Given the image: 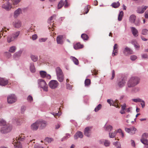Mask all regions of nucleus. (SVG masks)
<instances>
[{
  "instance_id": "obj_30",
  "label": "nucleus",
  "mask_w": 148,
  "mask_h": 148,
  "mask_svg": "<svg viewBox=\"0 0 148 148\" xmlns=\"http://www.w3.org/2000/svg\"><path fill=\"white\" fill-rule=\"evenodd\" d=\"M130 134L133 135L135 134L136 129L134 127H132L130 128Z\"/></svg>"
},
{
  "instance_id": "obj_21",
  "label": "nucleus",
  "mask_w": 148,
  "mask_h": 148,
  "mask_svg": "<svg viewBox=\"0 0 148 148\" xmlns=\"http://www.w3.org/2000/svg\"><path fill=\"white\" fill-rule=\"evenodd\" d=\"M104 128L106 131L110 132L112 130L113 127L110 125H107L106 124L104 125Z\"/></svg>"
},
{
  "instance_id": "obj_38",
  "label": "nucleus",
  "mask_w": 148,
  "mask_h": 148,
  "mask_svg": "<svg viewBox=\"0 0 148 148\" xmlns=\"http://www.w3.org/2000/svg\"><path fill=\"white\" fill-rule=\"evenodd\" d=\"M116 135V132L114 131L112 132H109V136L110 138H113Z\"/></svg>"
},
{
  "instance_id": "obj_36",
  "label": "nucleus",
  "mask_w": 148,
  "mask_h": 148,
  "mask_svg": "<svg viewBox=\"0 0 148 148\" xmlns=\"http://www.w3.org/2000/svg\"><path fill=\"white\" fill-rule=\"evenodd\" d=\"M140 141L144 144L145 145H148V141L146 139L142 138Z\"/></svg>"
},
{
  "instance_id": "obj_12",
  "label": "nucleus",
  "mask_w": 148,
  "mask_h": 148,
  "mask_svg": "<svg viewBox=\"0 0 148 148\" xmlns=\"http://www.w3.org/2000/svg\"><path fill=\"white\" fill-rule=\"evenodd\" d=\"M147 8V6L144 5H142L141 7H139L137 8L136 12L138 13L142 14L145 12Z\"/></svg>"
},
{
  "instance_id": "obj_29",
  "label": "nucleus",
  "mask_w": 148,
  "mask_h": 148,
  "mask_svg": "<svg viewBox=\"0 0 148 148\" xmlns=\"http://www.w3.org/2000/svg\"><path fill=\"white\" fill-rule=\"evenodd\" d=\"M57 78L58 80L60 82H63L64 79V74L61 75L57 76Z\"/></svg>"
},
{
  "instance_id": "obj_2",
  "label": "nucleus",
  "mask_w": 148,
  "mask_h": 148,
  "mask_svg": "<svg viewBox=\"0 0 148 148\" xmlns=\"http://www.w3.org/2000/svg\"><path fill=\"white\" fill-rule=\"evenodd\" d=\"M38 87L43 89L44 91L47 92L48 90V85L46 82L42 79H38L37 80Z\"/></svg>"
},
{
  "instance_id": "obj_19",
  "label": "nucleus",
  "mask_w": 148,
  "mask_h": 148,
  "mask_svg": "<svg viewBox=\"0 0 148 148\" xmlns=\"http://www.w3.org/2000/svg\"><path fill=\"white\" fill-rule=\"evenodd\" d=\"M63 36L62 35H59L56 38V41L57 43L58 44L62 45L64 41L63 40Z\"/></svg>"
},
{
  "instance_id": "obj_18",
  "label": "nucleus",
  "mask_w": 148,
  "mask_h": 148,
  "mask_svg": "<svg viewBox=\"0 0 148 148\" xmlns=\"http://www.w3.org/2000/svg\"><path fill=\"white\" fill-rule=\"evenodd\" d=\"M21 13V9L20 8H18L14 12V17L15 18H16Z\"/></svg>"
},
{
  "instance_id": "obj_58",
  "label": "nucleus",
  "mask_w": 148,
  "mask_h": 148,
  "mask_svg": "<svg viewBox=\"0 0 148 148\" xmlns=\"http://www.w3.org/2000/svg\"><path fill=\"white\" fill-rule=\"evenodd\" d=\"M5 53V55L8 58H10L11 56V54L9 52H6Z\"/></svg>"
},
{
  "instance_id": "obj_47",
  "label": "nucleus",
  "mask_w": 148,
  "mask_h": 148,
  "mask_svg": "<svg viewBox=\"0 0 148 148\" xmlns=\"http://www.w3.org/2000/svg\"><path fill=\"white\" fill-rule=\"evenodd\" d=\"M137 58V57L135 55H132L130 57V59L132 61H134Z\"/></svg>"
},
{
  "instance_id": "obj_44",
  "label": "nucleus",
  "mask_w": 148,
  "mask_h": 148,
  "mask_svg": "<svg viewBox=\"0 0 148 148\" xmlns=\"http://www.w3.org/2000/svg\"><path fill=\"white\" fill-rule=\"evenodd\" d=\"M140 90V88L138 87H136L133 88L132 89V91L134 92H136L139 91Z\"/></svg>"
},
{
  "instance_id": "obj_61",
  "label": "nucleus",
  "mask_w": 148,
  "mask_h": 148,
  "mask_svg": "<svg viewBox=\"0 0 148 148\" xmlns=\"http://www.w3.org/2000/svg\"><path fill=\"white\" fill-rule=\"evenodd\" d=\"M131 145L133 147H135V144L134 141L132 140H131Z\"/></svg>"
},
{
  "instance_id": "obj_7",
  "label": "nucleus",
  "mask_w": 148,
  "mask_h": 148,
  "mask_svg": "<svg viewBox=\"0 0 148 148\" xmlns=\"http://www.w3.org/2000/svg\"><path fill=\"white\" fill-rule=\"evenodd\" d=\"M49 87L52 89H55L59 86V83L56 80H51L48 84Z\"/></svg>"
},
{
  "instance_id": "obj_20",
  "label": "nucleus",
  "mask_w": 148,
  "mask_h": 148,
  "mask_svg": "<svg viewBox=\"0 0 148 148\" xmlns=\"http://www.w3.org/2000/svg\"><path fill=\"white\" fill-rule=\"evenodd\" d=\"M83 136L82 133L80 131H78L74 135V138L76 140L78 138H82Z\"/></svg>"
},
{
  "instance_id": "obj_8",
  "label": "nucleus",
  "mask_w": 148,
  "mask_h": 148,
  "mask_svg": "<svg viewBox=\"0 0 148 148\" xmlns=\"http://www.w3.org/2000/svg\"><path fill=\"white\" fill-rule=\"evenodd\" d=\"M17 100L16 96L14 94L9 95L7 97V101L9 103H13L15 102Z\"/></svg>"
},
{
  "instance_id": "obj_34",
  "label": "nucleus",
  "mask_w": 148,
  "mask_h": 148,
  "mask_svg": "<svg viewBox=\"0 0 148 148\" xmlns=\"http://www.w3.org/2000/svg\"><path fill=\"white\" fill-rule=\"evenodd\" d=\"M120 4L119 1H117L116 2H114L112 3L111 5L113 8H117L120 5Z\"/></svg>"
},
{
  "instance_id": "obj_48",
  "label": "nucleus",
  "mask_w": 148,
  "mask_h": 148,
  "mask_svg": "<svg viewBox=\"0 0 148 148\" xmlns=\"http://www.w3.org/2000/svg\"><path fill=\"white\" fill-rule=\"evenodd\" d=\"M141 103L140 104L141 105V106L143 108L145 106V101L141 99L140 102Z\"/></svg>"
},
{
  "instance_id": "obj_40",
  "label": "nucleus",
  "mask_w": 148,
  "mask_h": 148,
  "mask_svg": "<svg viewBox=\"0 0 148 148\" xmlns=\"http://www.w3.org/2000/svg\"><path fill=\"white\" fill-rule=\"evenodd\" d=\"M70 136L71 135L70 134L68 133L66 134V135L64 136L62 138L61 141H62L63 140H66L68 138H69L70 137Z\"/></svg>"
},
{
  "instance_id": "obj_46",
  "label": "nucleus",
  "mask_w": 148,
  "mask_h": 148,
  "mask_svg": "<svg viewBox=\"0 0 148 148\" xmlns=\"http://www.w3.org/2000/svg\"><path fill=\"white\" fill-rule=\"evenodd\" d=\"M110 144V142L107 140H105L104 143V145L106 147L109 146Z\"/></svg>"
},
{
  "instance_id": "obj_64",
  "label": "nucleus",
  "mask_w": 148,
  "mask_h": 148,
  "mask_svg": "<svg viewBox=\"0 0 148 148\" xmlns=\"http://www.w3.org/2000/svg\"><path fill=\"white\" fill-rule=\"evenodd\" d=\"M34 148H45L43 147L38 145H35L34 146Z\"/></svg>"
},
{
  "instance_id": "obj_35",
  "label": "nucleus",
  "mask_w": 148,
  "mask_h": 148,
  "mask_svg": "<svg viewBox=\"0 0 148 148\" xmlns=\"http://www.w3.org/2000/svg\"><path fill=\"white\" fill-rule=\"evenodd\" d=\"M102 108V105L101 104H99L94 109V111L95 112H97L100 110Z\"/></svg>"
},
{
  "instance_id": "obj_57",
  "label": "nucleus",
  "mask_w": 148,
  "mask_h": 148,
  "mask_svg": "<svg viewBox=\"0 0 148 148\" xmlns=\"http://www.w3.org/2000/svg\"><path fill=\"white\" fill-rule=\"evenodd\" d=\"M37 36L36 34H35L32 36V39L33 40H36L37 38Z\"/></svg>"
},
{
  "instance_id": "obj_1",
  "label": "nucleus",
  "mask_w": 148,
  "mask_h": 148,
  "mask_svg": "<svg viewBox=\"0 0 148 148\" xmlns=\"http://www.w3.org/2000/svg\"><path fill=\"white\" fill-rule=\"evenodd\" d=\"M140 79L137 77L132 76L129 78L127 80V85L128 88L134 87L139 84Z\"/></svg>"
},
{
  "instance_id": "obj_62",
  "label": "nucleus",
  "mask_w": 148,
  "mask_h": 148,
  "mask_svg": "<svg viewBox=\"0 0 148 148\" xmlns=\"http://www.w3.org/2000/svg\"><path fill=\"white\" fill-rule=\"evenodd\" d=\"M53 18H52V17H50L48 19L47 22L49 23H50L51 22V21L53 19Z\"/></svg>"
},
{
  "instance_id": "obj_31",
  "label": "nucleus",
  "mask_w": 148,
  "mask_h": 148,
  "mask_svg": "<svg viewBox=\"0 0 148 148\" xmlns=\"http://www.w3.org/2000/svg\"><path fill=\"white\" fill-rule=\"evenodd\" d=\"M40 74L41 77L44 78L46 77L47 73L45 71H41L40 72Z\"/></svg>"
},
{
  "instance_id": "obj_55",
  "label": "nucleus",
  "mask_w": 148,
  "mask_h": 148,
  "mask_svg": "<svg viewBox=\"0 0 148 148\" xmlns=\"http://www.w3.org/2000/svg\"><path fill=\"white\" fill-rule=\"evenodd\" d=\"M113 100L111 99H108L107 100V102L110 104V106H111L112 105V102H113Z\"/></svg>"
},
{
  "instance_id": "obj_53",
  "label": "nucleus",
  "mask_w": 148,
  "mask_h": 148,
  "mask_svg": "<svg viewBox=\"0 0 148 148\" xmlns=\"http://www.w3.org/2000/svg\"><path fill=\"white\" fill-rule=\"evenodd\" d=\"M21 0H13V3L14 5H16L19 3Z\"/></svg>"
},
{
  "instance_id": "obj_4",
  "label": "nucleus",
  "mask_w": 148,
  "mask_h": 148,
  "mask_svg": "<svg viewBox=\"0 0 148 148\" xmlns=\"http://www.w3.org/2000/svg\"><path fill=\"white\" fill-rule=\"evenodd\" d=\"M12 127L8 124L4 125L1 127V132L2 133L5 134L10 132L12 130Z\"/></svg>"
},
{
  "instance_id": "obj_17",
  "label": "nucleus",
  "mask_w": 148,
  "mask_h": 148,
  "mask_svg": "<svg viewBox=\"0 0 148 148\" xmlns=\"http://www.w3.org/2000/svg\"><path fill=\"white\" fill-rule=\"evenodd\" d=\"M8 83V81L4 78L0 77V85L4 86Z\"/></svg>"
},
{
  "instance_id": "obj_6",
  "label": "nucleus",
  "mask_w": 148,
  "mask_h": 148,
  "mask_svg": "<svg viewBox=\"0 0 148 148\" xmlns=\"http://www.w3.org/2000/svg\"><path fill=\"white\" fill-rule=\"evenodd\" d=\"M20 31H18L13 33L12 35L8 36L7 39V41L8 42L14 41L15 39L17 38L20 34Z\"/></svg>"
},
{
  "instance_id": "obj_41",
  "label": "nucleus",
  "mask_w": 148,
  "mask_h": 148,
  "mask_svg": "<svg viewBox=\"0 0 148 148\" xmlns=\"http://www.w3.org/2000/svg\"><path fill=\"white\" fill-rule=\"evenodd\" d=\"M90 80L89 79H86L85 81V86H88L90 85Z\"/></svg>"
},
{
  "instance_id": "obj_28",
  "label": "nucleus",
  "mask_w": 148,
  "mask_h": 148,
  "mask_svg": "<svg viewBox=\"0 0 148 148\" xmlns=\"http://www.w3.org/2000/svg\"><path fill=\"white\" fill-rule=\"evenodd\" d=\"M70 58L72 60L75 64L77 65L79 64L78 60L76 58L74 57L71 56L70 57Z\"/></svg>"
},
{
  "instance_id": "obj_11",
  "label": "nucleus",
  "mask_w": 148,
  "mask_h": 148,
  "mask_svg": "<svg viewBox=\"0 0 148 148\" xmlns=\"http://www.w3.org/2000/svg\"><path fill=\"white\" fill-rule=\"evenodd\" d=\"M126 80V79L124 77L119 80L118 81L117 85L119 87L122 88L124 87L125 85Z\"/></svg>"
},
{
  "instance_id": "obj_13",
  "label": "nucleus",
  "mask_w": 148,
  "mask_h": 148,
  "mask_svg": "<svg viewBox=\"0 0 148 148\" xmlns=\"http://www.w3.org/2000/svg\"><path fill=\"white\" fill-rule=\"evenodd\" d=\"M2 8L6 10L9 11L12 8L11 4L9 2H7L4 3L2 5Z\"/></svg>"
},
{
  "instance_id": "obj_45",
  "label": "nucleus",
  "mask_w": 148,
  "mask_h": 148,
  "mask_svg": "<svg viewBox=\"0 0 148 148\" xmlns=\"http://www.w3.org/2000/svg\"><path fill=\"white\" fill-rule=\"evenodd\" d=\"M6 124V122L3 119H2L0 120V125L1 126V127L3 125H5Z\"/></svg>"
},
{
  "instance_id": "obj_52",
  "label": "nucleus",
  "mask_w": 148,
  "mask_h": 148,
  "mask_svg": "<svg viewBox=\"0 0 148 148\" xmlns=\"http://www.w3.org/2000/svg\"><path fill=\"white\" fill-rule=\"evenodd\" d=\"M27 99L28 101L29 102H32L33 101V98L32 96L29 95L27 97Z\"/></svg>"
},
{
  "instance_id": "obj_5",
  "label": "nucleus",
  "mask_w": 148,
  "mask_h": 148,
  "mask_svg": "<svg viewBox=\"0 0 148 148\" xmlns=\"http://www.w3.org/2000/svg\"><path fill=\"white\" fill-rule=\"evenodd\" d=\"M129 22L132 23H134L137 26L140 25V21L139 19L136 20V16L134 14H132L129 18Z\"/></svg>"
},
{
  "instance_id": "obj_16",
  "label": "nucleus",
  "mask_w": 148,
  "mask_h": 148,
  "mask_svg": "<svg viewBox=\"0 0 148 148\" xmlns=\"http://www.w3.org/2000/svg\"><path fill=\"white\" fill-rule=\"evenodd\" d=\"M14 26L17 28H19L22 25L21 22L20 20H16L13 23Z\"/></svg>"
},
{
  "instance_id": "obj_50",
  "label": "nucleus",
  "mask_w": 148,
  "mask_h": 148,
  "mask_svg": "<svg viewBox=\"0 0 148 148\" xmlns=\"http://www.w3.org/2000/svg\"><path fill=\"white\" fill-rule=\"evenodd\" d=\"M26 109L25 106H23L21 107V112L22 113H23L25 112Z\"/></svg>"
},
{
  "instance_id": "obj_63",
  "label": "nucleus",
  "mask_w": 148,
  "mask_h": 148,
  "mask_svg": "<svg viewBox=\"0 0 148 148\" xmlns=\"http://www.w3.org/2000/svg\"><path fill=\"white\" fill-rule=\"evenodd\" d=\"M142 58H148V56L147 54H143L142 55Z\"/></svg>"
},
{
  "instance_id": "obj_49",
  "label": "nucleus",
  "mask_w": 148,
  "mask_h": 148,
  "mask_svg": "<svg viewBox=\"0 0 148 148\" xmlns=\"http://www.w3.org/2000/svg\"><path fill=\"white\" fill-rule=\"evenodd\" d=\"M141 99L140 98L133 99H132V100L133 101L135 102H140L141 100Z\"/></svg>"
},
{
  "instance_id": "obj_33",
  "label": "nucleus",
  "mask_w": 148,
  "mask_h": 148,
  "mask_svg": "<svg viewBox=\"0 0 148 148\" xmlns=\"http://www.w3.org/2000/svg\"><path fill=\"white\" fill-rule=\"evenodd\" d=\"M123 15V12L122 11H120L118 15V19L119 21H120L122 20Z\"/></svg>"
},
{
  "instance_id": "obj_37",
  "label": "nucleus",
  "mask_w": 148,
  "mask_h": 148,
  "mask_svg": "<svg viewBox=\"0 0 148 148\" xmlns=\"http://www.w3.org/2000/svg\"><path fill=\"white\" fill-rule=\"evenodd\" d=\"M53 140V139L52 138H46L45 139V142H47L48 143H51L52 141Z\"/></svg>"
},
{
  "instance_id": "obj_32",
  "label": "nucleus",
  "mask_w": 148,
  "mask_h": 148,
  "mask_svg": "<svg viewBox=\"0 0 148 148\" xmlns=\"http://www.w3.org/2000/svg\"><path fill=\"white\" fill-rule=\"evenodd\" d=\"M16 49V47L14 46L10 47L9 50V51L11 53H13L14 52Z\"/></svg>"
},
{
  "instance_id": "obj_24",
  "label": "nucleus",
  "mask_w": 148,
  "mask_h": 148,
  "mask_svg": "<svg viewBox=\"0 0 148 148\" xmlns=\"http://www.w3.org/2000/svg\"><path fill=\"white\" fill-rule=\"evenodd\" d=\"M83 45L79 43L78 42L75 44H73V47L75 50H77L83 47Z\"/></svg>"
},
{
  "instance_id": "obj_23",
  "label": "nucleus",
  "mask_w": 148,
  "mask_h": 148,
  "mask_svg": "<svg viewBox=\"0 0 148 148\" xmlns=\"http://www.w3.org/2000/svg\"><path fill=\"white\" fill-rule=\"evenodd\" d=\"M56 76L64 74L62 69L59 67H57L56 68Z\"/></svg>"
},
{
  "instance_id": "obj_56",
  "label": "nucleus",
  "mask_w": 148,
  "mask_h": 148,
  "mask_svg": "<svg viewBox=\"0 0 148 148\" xmlns=\"http://www.w3.org/2000/svg\"><path fill=\"white\" fill-rule=\"evenodd\" d=\"M67 89L69 90H71L72 89L71 86L69 84H67L66 85Z\"/></svg>"
},
{
  "instance_id": "obj_22",
  "label": "nucleus",
  "mask_w": 148,
  "mask_h": 148,
  "mask_svg": "<svg viewBox=\"0 0 148 148\" xmlns=\"http://www.w3.org/2000/svg\"><path fill=\"white\" fill-rule=\"evenodd\" d=\"M131 31L132 33L135 37H136L138 36V32L136 29L134 27H131Z\"/></svg>"
},
{
  "instance_id": "obj_43",
  "label": "nucleus",
  "mask_w": 148,
  "mask_h": 148,
  "mask_svg": "<svg viewBox=\"0 0 148 148\" xmlns=\"http://www.w3.org/2000/svg\"><path fill=\"white\" fill-rule=\"evenodd\" d=\"M148 33V30L144 29H143L142 31V34L143 35H146Z\"/></svg>"
},
{
  "instance_id": "obj_59",
  "label": "nucleus",
  "mask_w": 148,
  "mask_h": 148,
  "mask_svg": "<svg viewBox=\"0 0 148 148\" xmlns=\"http://www.w3.org/2000/svg\"><path fill=\"white\" fill-rule=\"evenodd\" d=\"M121 109L123 110H125L126 107V104L125 103L123 104V105H121Z\"/></svg>"
},
{
  "instance_id": "obj_51",
  "label": "nucleus",
  "mask_w": 148,
  "mask_h": 148,
  "mask_svg": "<svg viewBox=\"0 0 148 148\" xmlns=\"http://www.w3.org/2000/svg\"><path fill=\"white\" fill-rule=\"evenodd\" d=\"M47 38H41L39 39V41L40 42H45L47 40Z\"/></svg>"
},
{
  "instance_id": "obj_27",
  "label": "nucleus",
  "mask_w": 148,
  "mask_h": 148,
  "mask_svg": "<svg viewBox=\"0 0 148 148\" xmlns=\"http://www.w3.org/2000/svg\"><path fill=\"white\" fill-rule=\"evenodd\" d=\"M22 53V51L20 50L14 53L13 55V57L14 58H18L21 56Z\"/></svg>"
},
{
  "instance_id": "obj_15",
  "label": "nucleus",
  "mask_w": 148,
  "mask_h": 148,
  "mask_svg": "<svg viewBox=\"0 0 148 148\" xmlns=\"http://www.w3.org/2000/svg\"><path fill=\"white\" fill-rule=\"evenodd\" d=\"M39 122H38L39 125L40 126V127L43 129L47 125L46 121L43 120H38Z\"/></svg>"
},
{
  "instance_id": "obj_54",
  "label": "nucleus",
  "mask_w": 148,
  "mask_h": 148,
  "mask_svg": "<svg viewBox=\"0 0 148 148\" xmlns=\"http://www.w3.org/2000/svg\"><path fill=\"white\" fill-rule=\"evenodd\" d=\"M148 136V134L147 133H144L142 136V138H146Z\"/></svg>"
},
{
  "instance_id": "obj_26",
  "label": "nucleus",
  "mask_w": 148,
  "mask_h": 148,
  "mask_svg": "<svg viewBox=\"0 0 148 148\" xmlns=\"http://www.w3.org/2000/svg\"><path fill=\"white\" fill-rule=\"evenodd\" d=\"M29 69L30 71L32 73H34L36 72V69L34 63H30Z\"/></svg>"
},
{
  "instance_id": "obj_3",
  "label": "nucleus",
  "mask_w": 148,
  "mask_h": 148,
  "mask_svg": "<svg viewBox=\"0 0 148 148\" xmlns=\"http://www.w3.org/2000/svg\"><path fill=\"white\" fill-rule=\"evenodd\" d=\"M24 140V138H21L19 136L16 137V139H13L12 143L14 146V148H22V146L20 142V141H23Z\"/></svg>"
},
{
  "instance_id": "obj_39",
  "label": "nucleus",
  "mask_w": 148,
  "mask_h": 148,
  "mask_svg": "<svg viewBox=\"0 0 148 148\" xmlns=\"http://www.w3.org/2000/svg\"><path fill=\"white\" fill-rule=\"evenodd\" d=\"M31 58L32 60L34 62H36L38 60V57L36 56L32 55L31 56Z\"/></svg>"
},
{
  "instance_id": "obj_10",
  "label": "nucleus",
  "mask_w": 148,
  "mask_h": 148,
  "mask_svg": "<svg viewBox=\"0 0 148 148\" xmlns=\"http://www.w3.org/2000/svg\"><path fill=\"white\" fill-rule=\"evenodd\" d=\"M64 5V7L65 8H67L69 6V5L68 3L67 0H65L64 2L62 0H61L58 5V9L61 8Z\"/></svg>"
},
{
  "instance_id": "obj_60",
  "label": "nucleus",
  "mask_w": 148,
  "mask_h": 148,
  "mask_svg": "<svg viewBox=\"0 0 148 148\" xmlns=\"http://www.w3.org/2000/svg\"><path fill=\"white\" fill-rule=\"evenodd\" d=\"M115 76V72L114 70H112V77L111 78V79H112L114 78Z\"/></svg>"
},
{
  "instance_id": "obj_9",
  "label": "nucleus",
  "mask_w": 148,
  "mask_h": 148,
  "mask_svg": "<svg viewBox=\"0 0 148 148\" xmlns=\"http://www.w3.org/2000/svg\"><path fill=\"white\" fill-rule=\"evenodd\" d=\"M122 50L123 53L125 56H127L133 53L132 50L127 46H125L124 48L122 49Z\"/></svg>"
},
{
  "instance_id": "obj_14",
  "label": "nucleus",
  "mask_w": 148,
  "mask_h": 148,
  "mask_svg": "<svg viewBox=\"0 0 148 148\" xmlns=\"http://www.w3.org/2000/svg\"><path fill=\"white\" fill-rule=\"evenodd\" d=\"M38 122H39L38 120L31 125V128L32 130L36 131L38 130L39 126Z\"/></svg>"
},
{
  "instance_id": "obj_25",
  "label": "nucleus",
  "mask_w": 148,
  "mask_h": 148,
  "mask_svg": "<svg viewBox=\"0 0 148 148\" xmlns=\"http://www.w3.org/2000/svg\"><path fill=\"white\" fill-rule=\"evenodd\" d=\"M84 134L85 136L88 137L90 136L91 133L89 127H86L85 128L84 131Z\"/></svg>"
},
{
  "instance_id": "obj_42",
  "label": "nucleus",
  "mask_w": 148,
  "mask_h": 148,
  "mask_svg": "<svg viewBox=\"0 0 148 148\" xmlns=\"http://www.w3.org/2000/svg\"><path fill=\"white\" fill-rule=\"evenodd\" d=\"M81 37L84 40H87L88 39V36L85 34H82Z\"/></svg>"
}]
</instances>
